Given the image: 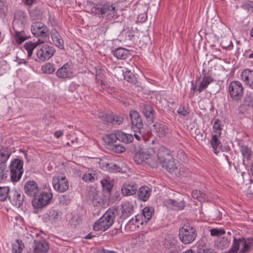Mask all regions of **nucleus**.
Wrapping results in <instances>:
<instances>
[{"instance_id": "54", "label": "nucleus", "mask_w": 253, "mask_h": 253, "mask_svg": "<svg viewBox=\"0 0 253 253\" xmlns=\"http://www.w3.org/2000/svg\"><path fill=\"white\" fill-rule=\"evenodd\" d=\"M111 150L116 153H121L125 152L126 148L121 145L116 144L111 146Z\"/></svg>"}, {"instance_id": "31", "label": "nucleus", "mask_w": 253, "mask_h": 253, "mask_svg": "<svg viewBox=\"0 0 253 253\" xmlns=\"http://www.w3.org/2000/svg\"><path fill=\"white\" fill-rule=\"evenodd\" d=\"M44 42L43 40L39 39L38 42L35 43L26 42L24 44V48L27 51L28 56L30 57L32 55L33 50L36 48L37 45L42 43Z\"/></svg>"}, {"instance_id": "40", "label": "nucleus", "mask_w": 253, "mask_h": 253, "mask_svg": "<svg viewBox=\"0 0 253 253\" xmlns=\"http://www.w3.org/2000/svg\"><path fill=\"white\" fill-rule=\"evenodd\" d=\"M124 78L125 80L132 84H135L136 78L135 76L129 71L123 72Z\"/></svg>"}, {"instance_id": "46", "label": "nucleus", "mask_w": 253, "mask_h": 253, "mask_svg": "<svg viewBox=\"0 0 253 253\" xmlns=\"http://www.w3.org/2000/svg\"><path fill=\"white\" fill-rule=\"evenodd\" d=\"M220 44L222 47L224 49H230L233 46L232 41L227 38H222Z\"/></svg>"}, {"instance_id": "36", "label": "nucleus", "mask_w": 253, "mask_h": 253, "mask_svg": "<svg viewBox=\"0 0 253 253\" xmlns=\"http://www.w3.org/2000/svg\"><path fill=\"white\" fill-rule=\"evenodd\" d=\"M192 197L201 202H205L207 200V197L206 194L202 193L200 191L195 190L192 192Z\"/></svg>"}, {"instance_id": "1", "label": "nucleus", "mask_w": 253, "mask_h": 253, "mask_svg": "<svg viewBox=\"0 0 253 253\" xmlns=\"http://www.w3.org/2000/svg\"><path fill=\"white\" fill-rule=\"evenodd\" d=\"M118 208L109 209L94 224L95 230H107L114 223Z\"/></svg>"}, {"instance_id": "30", "label": "nucleus", "mask_w": 253, "mask_h": 253, "mask_svg": "<svg viewBox=\"0 0 253 253\" xmlns=\"http://www.w3.org/2000/svg\"><path fill=\"white\" fill-rule=\"evenodd\" d=\"M82 179L86 182H94L98 180L99 178L97 173L94 171H87L83 174Z\"/></svg>"}, {"instance_id": "28", "label": "nucleus", "mask_w": 253, "mask_h": 253, "mask_svg": "<svg viewBox=\"0 0 253 253\" xmlns=\"http://www.w3.org/2000/svg\"><path fill=\"white\" fill-rule=\"evenodd\" d=\"M112 52L114 56L120 59H126L129 54L128 50L122 47H118Z\"/></svg>"}, {"instance_id": "48", "label": "nucleus", "mask_w": 253, "mask_h": 253, "mask_svg": "<svg viewBox=\"0 0 253 253\" xmlns=\"http://www.w3.org/2000/svg\"><path fill=\"white\" fill-rule=\"evenodd\" d=\"M230 242V239H228L227 238L222 237L219 241L218 247L222 250H224L229 246Z\"/></svg>"}, {"instance_id": "7", "label": "nucleus", "mask_w": 253, "mask_h": 253, "mask_svg": "<svg viewBox=\"0 0 253 253\" xmlns=\"http://www.w3.org/2000/svg\"><path fill=\"white\" fill-rule=\"evenodd\" d=\"M228 91L231 97L236 101L240 100L243 97V87L239 81L231 82L228 87Z\"/></svg>"}, {"instance_id": "43", "label": "nucleus", "mask_w": 253, "mask_h": 253, "mask_svg": "<svg viewBox=\"0 0 253 253\" xmlns=\"http://www.w3.org/2000/svg\"><path fill=\"white\" fill-rule=\"evenodd\" d=\"M10 153L7 150H3L0 152V165L5 164L9 159Z\"/></svg>"}, {"instance_id": "24", "label": "nucleus", "mask_w": 253, "mask_h": 253, "mask_svg": "<svg viewBox=\"0 0 253 253\" xmlns=\"http://www.w3.org/2000/svg\"><path fill=\"white\" fill-rule=\"evenodd\" d=\"M151 192V189L149 187L141 186L139 188L137 193L139 199L143 202H146L148 200Z\"/></svg>"}, {"instance_id": "41", "label": "nucleus", "mask_w": 253, "mask_h": 253, "mask_svg": "<svg viewBox=\"0 0 253 253\" xmlns=\"http://www.w3.org/2000/svg\"><path fill=\"white\" fill-rule=\"evenodd\" d=\"M27 39V37H26L24 35V32L23 31H22V32L16 31L15 32V42L18 44L22 43Z\"/></svg>"}, {"instance_id": "42", "label": "nucleus", "mask_w": 253, "mask_h": 253, "mask_svg": "<svg viewBox=\"0 0 253 253\" xmlns=\"http://www.w3.org/2000/svg\"><path fill=\"white\" fill-rule=\"evenodd\" d=\"M9 189L8 187H0V201H4L9 196L8 192Z\"/></svg>"}, {"instance_id": "60", "label": "nucleus", "mask_w": 253, "mask_h": 253, "mask_svg": "<svg viewBox=\"0 0 253 253\" xmlns=\"http://www.w3.org/2000/svg\"><path fill=\"white\" fill-rule=\"evenodd\" d=\"M197 252L198 253H211L210 250L206 247L201 245H198L197 247Z\"/></svg>"}, {"instance_id": "56", "label": "nucleus", "mask_w": 253, "mask_h": 253, "mask_svg": "<svg viewBox=\"0 0 253 253\" xmlns=\"http://www.w3.org/2000/svg\"><path fill=\"white\" fill-rule=\"evenodd\" d=\"M213 129L214 132L219 135H220L221 132V126L220 124V121L219 120H216L213 125Z\"/></svg>"}, {"instance_id": "47", "label": "nucleus", "mask_w": 253, "mask_h": 253, "mask_svg": "<svg viewBox=\"0 0 253 253\" xmlns=\"http://www.w3.org/2000/svg\"><path fill=\"white\" fill-rule=\"evenodd\" d=\"M244 105L250 108L253 107V95L247 94L244 98Z\"/></svg>"}, {"instance_id": "19", "label": "nucleus", "mask_w": 253, "mask_h": 253, "mask_svg": "<svg viewBox=\"0 0 253 253\" xmlns=\"http://www.w3.org/2000/svg\"><path fill=\"white\" fill-rule=\"evenodd\" d=\"M56 75L60 78H70L72 75L70 65L68 63L63 65L57 71Z\"/></svg>"}, {"instance_id": "15", "label": "nucleus", "mask_w": 253, "mask_h": 253, "mask_svg": "<svg viewBox=\"0 0 253 253\" xmlns=\"http://www.w3.org/2000/svg\"><path fill=\"white\" fill-rule=\"evenodd\" d=\"M142 113L150 123H152L154 120V110L149 104L142 103L141 105Z\"/></svg>"}, {"instance_id": "25", "label": "nucleus", "mask_w": 253, "mask_h": 253, "mask_svg": "<svg viewBox=\"0 0 253 253\" xmlns=\"http://www.w3.org/2000/svg\"><path fill=\"white\" fill-rule=\"evenodd\" d=\"M242 246L239 253H247L250 252L253 249V238L245 239L242 238Z\"/></svg>"}, {"instance_id": "16", "label": "nucleus", "mask_w": 253, "mask_h": 253, "mask_svg": "<svg viewBox=\"0 0 253 253\" xmlns=\"http://www.w3.org/2000/svg\"><path fill=\"white\" fill-rule=\"evenodd\" d=\"M166 204L173 210H181L185 207V203L181 199H168L165 201Z\"/></svg>"}, {"instance_id": "17", "label": "nucleus", "mask_w": 253, "mask_h": 253, "mask_svg": "<svg viewBox=\"0 0 253 253\" xmlns=\"http://www.w3.org/2000/svg\"><path fill=\"white\" fill-rule=\"evenodd\" d=\"M129 116L131 120V123L133 126L137 129H140L143 127V123L141 117L139 113L136 111H130Z\"/></svg>"}, {"instance_id": "37", "label": "nucleus", "mask_w": 253, "mask_h": 253, "mask_svg": "<svg viewBox=\"0 0 253 253\" xmlns=\"http://www.w3.org/2000/svg\"><path fill=\"white\" fill-rule=\"evenodd\" d=\"M118 133L119 130H117L112 133L107 135L105 137V141L109 144L116 142L117 140H119Z\"/></svg>"}, {"instance_id": "13", "label": "nucleus", "mask_w": 253, "mask_h": 253, "mask_svg": "<svg viewBox=\"0 0 253 253\" xmlns=\"http://www.w3.org/2000/svg\"><path fill=\"white\" fill-rule=\"evenodd\" d=\"M49 250V244L45 241L34 240L33 252L28 253H46Z\"/></svg>"}, {"instance_id": "34", "label": "nucleus", "mask_w": 253, "mask_h": 253, "mask_svg": "<svg viewBox=\"0 0 253 253\" xmlns=\"http://www.w3.org/2000/svg\"><path fill=\"white\" fill-rule=\"evenodd\" d=\"M120 163H121L119 162L118 163H111L110 164H108L107 165V168L108 169V170L111 172H125V170H123L122 167H120Z\"/></svg>"}, {"instance_id": "5", "label": "nucleus", "mask_w": 253, "mask_h": 253, "mask_svg": "<svg viewBox=\"0 0 253 253\" xmlns=\"http://www.w3.org/2000/svg\"><path fill=\"white\" fill-rule=\"evenodd\" d=\"M172 156L170 153V151L164 146L159 148L157 154V160H154L150 158L149 163L153 168H156L159 164L162 165L167 162L169 159H171Z\"/></svg>"}, {"instance_id": "23", "label": "nucleus", "mask_w": 253, "mask_h": 253, "mask_svg": "<svg viewBox=\"0 0 253 253\" xmlns=\"http://www.w3.org/2000/svg\"><path fill=\"white\" fill-rule=\"evenodd\" d=\"M241 78L247 85L253 88V71L244 70L241 74Z\"/></svg>"}, {"instance_id": "44", "label": "nucleus", "mask_w": 253, "mask_h": 253, "mask_svg": "<svg viewBox=\"0 0 253 253\" xmlns=\"http://www.w3.org/2000/svg\"><path fill=\"white\" fill-rule=\"evenodd\" d=\"M240 151L244 159L249 160L251 155V150L246 146H242L240 147Z\"/></svg>"}, {"instance_id": "10", "label": "nucleus", "mask_w": 253, "mask_h": 253, "mask_svg": "<svg viewBox=\"0 0 253 253\" xmlns=\"http://www.w3.org/2000/svg\"><path fill=\"white\" fill-rule=\"evenodd\" d=\"M31 31L34 36L45 39L48 37V30L46 26L41 22H35L31 26Z\"/></svg>"}, {"instance_id": "57", "label": "nucleus", "mask_w": 253, "mask_h": 253, "mask_svg": "<svg viewBox=\"0 0 253 253\" xmlns=\"http://www.w3.org/2000/svg\"><path fill=\"white\" fill-rule=\"evenodd\" d=\"M5 165L2 164L0 165V182L6 177V172L5 170Z\"/></svg>"}, {"instance_id": "18", "label": "nucleus", "mask_w": 253, "mask_h": 253, "mask_svg": "<svg viewBox=\"0 0 253 253\" xmlns=\"http://www.w3.org/2000/svg\"><path fill=\"white\" fill-rule=\"evenodd\" d=\"M138 186L133 182L125 183L122 187V192L124 196L133 195L136 193Z\"/></svg>"}, {"instance_id": "6", "label": "nucleus", "mask_w": 253, "mask_h": 253, "mask_svg": "<svg viewBox=\"0 0 253 253\" xmlns=\"http://www.w3.org/2000/svg\"><path fill=\"white\" fill-rule=\"evenodd\" d=\"M23 162L20 159H15L10 165V178L14 182L20 180L23 172Z\"/></svg>"}, {"instance_id": "22", "label": "nucleus", "mask_w": 253, "mask_h": 253, "mask_svg": "<svg viewBox=\"0 0 253 253\" xmlns=\"http://www.w3.org/2000/svg\"><path fill=\"white\" fill-rule=\"evenodd\" d=\"M51 37L53 43L60 49L64 48V41L61 36L56 29L51 31Z\"/></svg>"}, {"instance_id": "20", "label": "nucleus", "mask_w": 253, "mask_h": 253, "mask_svg": "<svg viewBox=\"0 0 253 253\" xmlns=\"http://www.w3.org/2000/svg\"><path fill=\"white\" fill-rule=\"evenodd\" d=\"M161 166L163 168H165L170 173L174 174L175 172L176 173L178 172L177 171V167L178 166V163L172 157Z\"/></svg>"}, {"instance_id": "45", "label": "nucleus", "mask_w": 253, "mask_h": 253, "mask_svg": "<svg viewBox=\"0 0 253 253\" xmlns=\"http://www.w3.org/2000/svg\"><path fill=\"white\" fill-rule=\"evenodd\" d=\"M240 245H242V238L237 239L234 236L233 244L231 249L237 253Z\"/></svg>"}, {"instance_id": "29", "label": "nucleus", "mask_w": 253, "mask_h": 253, "mask_svg": "<svg viewBox=\"0 0 253 253\" xmlns=\"http://www.w3.org/2000/svg\"><path fill=\"white\" fill-rule=\"evenodd\" d=\"M213 79L211 76L205 75L200 83L199 86L197 89L199 92H201L205 89L209 84L213 82Z\"/></svg>"}, {"instance_id": "3", "label": "nucleus", "mask_w": 253, "mask_h": 253, "mask_svg": "<svg viewBox=\"0 0 253 253\" xmlns=\"http://www.w3.org/2000/svg\"><path fill=\"white\" fill-rule=\"evenodd\" d=\"M197 236L196 229L190 225H184L179 230V237L185 244H188L195 240Z\"/></svg>"}, {"instance_id": "49", "label": "nucleus", "mask_w": 253, "mask_h": 253, "mask_svg": "<svg viewBox=\"0 0 253 253\" xmlns=\"http://www.w3.org/2000/svg\"><path fill=\"white\" fill-rule=\"evenodd\" d=\"M142 213L144 218L146 220H149L153 213V210L149 207H145L142 210Z\"/></svg>"}, {"instance_id": "4", "label": "nucleus", "mask_w": 253, "mask_h": 253, "mask_svg": "<svg viewBox=\"0 0 253 253\" xmlns=\"http://www.w3.org/2000/svg\"><path fill=\"white\" fill-rule=\"evenodd\" d=\"M116 7L113 4L109 3L104 4L103 5H96L93 6L90 11L94 14L103 15L106 14L108 19L113 18L116 15Z\"/></svg>"}, {"instance_id": "63", "label": "nucleus", "mask_w": 253, "mask_h": 253, "mask_svg": "<svg viewBox=\"0 0 253 253\" xmlns=\"http://www.w3.org/2000/svg\"><path fill=\"white\" fill-rule=\"evenodd\" d=\"M24 4L29 7H31L35 2L36 0H22Z\"/></svg>"}, {"instance_id": "32", "label": "nucleus", "mask_w": 253, "mask_h": 253, "mask_svg": "<svg viewBox=\"0 0 253 253\" xmlns=\"http://www.w3.org/2000/svg\"><path fill=\"white\" fill-rule=\"evenodd\" d=\"M118 136L119 141L126 144L132 142L133 140V136L132 134L126 133L120 130H119Z\"/></svg>"}, {"instance_id": "27", "label": "nucleus", "mask_w": 253, "mask_h": 253, "mask_svg": "<svg viewBox=\"0 0 253 253\" xmlns=\"http://www.w3.org/2000/svg\"><path fill=\"white\" fill-rule=\"evenodd\" d=\"M11 193L13 194V197L11 198V196L9 195V199L14 201L16 206L20 207L22 205L24 200L23 194H22L20 191L17 190L12 191Z\"/></svg>"}, {"instance_id": "33", "label": "nucleus", "mask_w": 253, "mask_h": 253, "mask_svg": "<svg viewBox=\"0 0 253 253\" xmlns=\"http://www.w3.org/2000/svg\"><path fill=\"white\" fill-rule=\"evenodd\" d=\"M24 247V245L21 240L16 239L12 245L13 253H21Z\"/></svg>"}, {"instance_id": "14", "label": "nucleus", "mask_w": 253, "mask_h": 253, "mask_svg": "<svg viewBox=\"0 0 253 253\" xmlns=\"http://www.w3.org/2000/svg\"><path fill=\"white\" fill-rule=\"evenodd\" d=\"M25 193L31 197H35L38 193L39 189L37 184L34 181L27 182L24 186Z\"/></svg>"}, {"instance_id": "9", "label": "nucleus", "mask_w": 253, "mask_h": 253, "mask_svg": "<svg viewBox=\"0 0 253 253\" xmlns=\"http://www.w3.org/2000/svg\"><path fill=\"white\" fill-rule=\"evenodd\" d=\"M52 183L54 189L60 192L66 191L69 187L68 181L65 176H54L52 178Z\"/></svg>"}, {"instance_id": "38", "label": "nucleus", "mask_w": 253, "mask_h": 253, "mask_svg": "<svg viewBox=\"0 0 253 253\" xmlns=\"http://www.w3.org/2000/svg\"><path fill=\"white\" fill-rule=\"evenodd\" d=\"M42 71L45 74H52L55 70L53 64L50 63H46L42 67Z\"/></svg>"}, {"instance_id": "12", "label": "nucleus", "mask_w": 253, "mask_h": 253, "mask_svg": "<svg viewBox=\"0 0 253 253\" xmlns=\"http://www.w3.org/2000/svg\"><path fill=\"white\" fill-rule=\"evenodd\" d=\"M99 117L103 121L110 123L114 125H120L123 122V117L112 114H106L103 113L99 114Z\"/></svg>"}, {"instance_id": "55", "label": "nucleus", "mask_w": 253, "mask_h": 253, "mask_svg": "<svg viewBox=\"0 0 253 253\" xmlns=\"http://www.w3.org/2000/svg\"><path fill=\"white\" fill-rule=\"evenodd\" d=\"M211 235L212 236H217L225 234V231L222 229L213 228L210 230Z\"/></svg>"}, {"instance_id": "2", "label": "nucleus", "mask_w": 253, "mask_h": 253, "mask_svg": "<svg viewBox=\"0 0 253 253\" xmlns=\"http://www.w3.org/2000/svg\"><path fill=\"white\" fill-rule=\"evenodd\" d=\"M52 196V193L50 190L40 192L39 195H36L32 201L34 209L37 211L42 209L50 203ZM37 212L38 211L35 212Z\"/></svg>"}, {"instance_id": "64", "label": "nucleus", "mask_w": 253, "mask_h": 253, "mask_svg": "<svg viewBox=\"0 0 253 253\" xmlns=\"http://www.w3.org/2000/svg\"><path fill=\"white\" fill-rule=\"evenodd\" d=\"M63 135V133L61 131H56L54 133V136L57 138H59Z\"/></svg>"}, {"instance_id": "58", "label": "nucleus", "mask_w": 253, "mask_h": 253, "mask_svg": "<svg viewBox=\"0 0 253 253\" xmlns=\"http://www.w3.org/2000/svg\"><path fill=\"white\" fill-rule=\"evenodd\" d=\"M142 153H138L135 154L133 157V159L137 164H141L144 161V157Z\"/></svg>"}, {"instance_id": "61", "label": "nucleus", "mask_w": 253, "mask_h": 253, "mask_svg": "<svg viewBox=\"0 0 253 253\" xmlns=\"http://www.w3.org/2000/svg\"><path fill=\"white\" fill-rule=\"evenodd\" d=\"M195 133L196 134L195 138L197 140H203V133H201V130L199 128H196L195 130Z\"/></svg>"}, {"instance_id": "21", "label": "nucleus", "mask_w": 253, "mask_h": 253, "mask_svg": "<svg viewBox=\"0 0 253 253\" xmlns=\"http://www.w3.org/2000/svg\"><path fill=\"white\" fill-rule=\"evenodd\" d=\"M153 126L157 135L160 137H163L169 133V129L164 124L156 122Z\"/></svg>"}, {"instance_id": "51", "label": "nucleus", "mask_w": 253, "mask_h": 253, "mask_svg": "<svg viewBox=\"0 0 253 253\" xmlns=\"http://www.w3.org/2000/svg\"><path fill=\"white\" fill-rule=\"evenodd\" d=\"M241 7L249 13L253 12V1H248L245 2L242 5Z\"/></svg>"}, {"instance_id": "11", "label": "nucleus", "mask_w": 253, "mask_h": 253, "mask_svg": "<svg viewBox=\"0 0 253 253\" xmlns=\"http://www.w3.org/2000/svg\"><path fill=\"white\" fill-rule=\"evenodd\" d=\"M113 208H118V211L119 209V207H113ZM133 210L134 207L132 203L128 201H125L122 203L121 205V208L120 209L121 212L118 211L117 214L120 218L125 219L133 213Z\"/></svg>"}, {"instance_id": "59", "label": "nucleus", "mask_w": 253, "mask_h": 253, "mask_svg": "<svg viewBox=\"0 0 253 253\" xmlns=\"http://www.w3.org/2000/svg\"><path fill=\"white\" fill-rule=\"evenodd\" d=\"M177 113L182 116H186L189 114V112L187 108H186L183 106L181 105L177 110Z\"/></svg>"}, {"instance_id": "53", "label": "nucleus", "mask_w": 253, "mask_h": 253, "mask_svg": "<svg viewBox=\"0 0 253 253\" xmlns=\"http://www.w3.org/2000/svg\"><path fill=\"white\" fill-rule=\"evenodd\" d=\"M177 171L178 172L177 173L176 172H175L174 174L176 176L179 177L186 176L187 174L188 173V170L183 167H180L179 168H178V167Z\"/></svg>"}, {"instance_id": "26", "label": "nucleus", "mask_w": 253, "mask_h": 253, "mask_svg": "<svg viewBox=\"0 0 253 253\" xmlns=\"http://www.w3.org/2000/svg\"><path fill=\"white\" fill-rule=\"evenodd\" d=\"M62 213L56 210H51L48 213V220L51 224L58 223L61 219Z\"/></svg>"}, {"instance_id": "50", "label": "nucleus", "mask_w": 253, "mask_h": 253, "mask_svg": "<svg viewBox=\"0 0 253 253\" xmlns=\"http://www.w3.org/2000/svg\"><path fill=\"white\" fill-rule=\"evenodd\" d=\"M211 144L212 146V148L214 150V152H215V151L217 150V149L219 147L220 142L218 140L216 135H213L212 136L211 139Z\"/></svg>"}, {"instance_id": "35", "label": "nucleus", "mask_w": 253, "mask_h": 253, "mask_svg": "<svg viewBox=\"0 0 253 253\" xmlns=\"http://www.w3.org/2000/svg\"><path fill=\"white\" fill-rule=\"evenodd\" d=\"M94 69L95 70L96 80L97 83L101 86L102 89H104L103 86L105 84L102 80L104 75L103 71L100 68H98V67H95Z\"/></svg>"}, {"instance_id": "62", "label": "nucleus", "mask_w": 253, "mask_h": 253, "mask_svg": "<svg viewBox=\"0 0 253 253\" xmlns=\"http://www.w3.org/2000/svg\"><path fill=\"white\" fill-rule=\"evenodd\" d=\"M167 243H169V248H172L174 247L177 243V240L174 238H170L169 240H166Z\"/></svg>"}, {"instance_id": "8", "label": "nucleus", "mask_w": 253, "mask_h": 253, "mask_svg": "<svg viewBox=\"0 0 253 253\" xmlns=\"http://www.w3.org/2000/svg\"><path fill=\"white\" fill-rule=\"evenodd\" d=\"M55 49L48 45H44L37 51V59L36 60L43 62L48 60L54 54Z\"/></svg>"}, {"instance_id": "52", "label": "nucleus", "mask_w": 253, "mask_h": 253, "mask_svg": "<svg viewBox=\"0 0 253 253\" xmlns=\"http://www.w3.org/2000/svg\"><path fill=\"white\" fill-rule=\"evenodd\" d=\"M7 7L3 0H0V16L4 17L7 12Z\"/></svg>"}, {"instance_id": "39", "label": "nucleus", "mask_w": 253, "mask_h": 253, "mask_svg": "<svg viewBox=\"0 0 253 253\" xmlns=\"http://www.w3.org/2000/svg\"><path fill=\"white\" fill-rule=\"evenodd\" d=\"M100 182L103 190H106L108 192L111 191L113 185L110 182L109 178L108 179L107 178H104L102 179H100Z\"/></svg>"}]
</instances>
